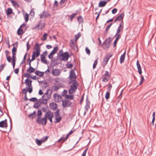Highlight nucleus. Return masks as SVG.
Wrapping results in <instances>:
<instances>
[{"label": "nucleus", "mask_w": 156, "mask_h": 156, "mask_svg": "<svg viewBox=\"0 0 156 156\" xmlns=\"http://www.w3.org/2000/svg\"><path fill=\"white\" fill-rule=\"evenodd\" d=\"M34 48L36 50V51H34L33 52L32 58L30 59L32 61L34 60L37 57L40 55V46L39 43H36L35 44Z\"/></svg>", "instance_id": "obj_1"}, {"label": "nucleus", "mask_w": 156, "mask_h": 156, "mask_svg": "<svg viewBox=\"0 0 156 156\" xmlns=\"http://www.w3.org/2000/svg\"><path fill=\"white\" fill-rule=\"evenodd\" d=\"M71 82H73V83L70 86V88L69 91V94H72L75 92L79 85L78 83L76 80H73L71 81Z\"/></svg>", "instance_id": "obj_2"}, {"label": "nucleus", "mask_w": 156, "mask_h": 156, "mask_svg": "<svg viewBox=\"0 0 156 156\" xmlns=\"http://www.w3.org/2000/svg\"><path fill=\"white\" fill-rule=\"evenodd\" d=\"M36 121L37 124L45 126L46 124L47 120L44 116L43 118H41V117L37 118Z\"/></svg>", "instance_id": "obj_3"}, {"label": "nucleus", "mask_w": 156, "mask_h": 156, "mask_svg": "<svg viewBox=\"0 0 156 156\" xmlns=\"http://www.w3.org/2000/svg\"><path fill=\"white\" fill-rule=\"evenodd\" d=\"M112 40L111 38L109 37L107 38L105 41L103 42L102 47L104 49L108 48L109 47Z\"/></svg>", "instance_id": "obj_4"}, {"label": "nucleus", "mask_w": 156, "mask_h": 156, "mask_svg": "<svg viewBox=\"0 0 156 156\" xmlns=\"http://www.w3.org/2000/svg\"><path fill=\"white\" fill-rule=\"evenodd\" d=\"M51 94L49 95V96H47L46 98H43L42 99H41V98L39 99L37 102V104H39L40 105H41V104L46 105L47 103V100L51 97Z\"/></svg>", "instance_id": "obj_5"}, {"label": "nucleus", "mask_w": 156, "mask_h": 156, "mask_svg": "<svg viewBox=\"0 0 156 156\" xmlns=\"http://www.w3.org/2000/svg\"><path fill=\"white\" fill-rule=\"evenodd\" d=\"M70 56L69 53L67 52L62 53L59 55V59L61 60L67 61L69 58Z\"/></svg>", "instance_id": "obj_6"}, {"label": "nucleus", "mask_w": 156, "mask_h": 156, "mask_svg": "<svg viewBox=\"0 0 156 156\" xmlns=\"http://www.w3.org/2000/svg\"><path fill=\"white\" fill-rule=\"evenodd\" d=\"M72 104V102L67 99H64L62 101V105L63 107H69Z\"/></svg>", "instance_id": "obj_7"}, {"label": "nucleus", "mask_w": 156, "mask_h": 156, "mask_svg": "<svg viewBox=\"0 0 156 156\" xmlns=\"http://www.w3.org/2000/svg\"><path fill=\"white\" fill-rule=\"evenodd\" d=\"M54 116L53 112H51L50 110H48V111L45 113L44 115V117L46 118L47 120L48 118H53Z\"/></svg>", "instance_id": "obj_8"}, {"label": "nucleus", "mask_w": 156, "mask_h": 156, "mask_svg": "<svg viewBox=\"0 0 156 156\" xmlns=\"http://www.w3.org/2000/svg\"><path fill=\"white\" fill-rule=\"evenodd\" d=\"M33 91L32 88L30 87H26V88L23 89L22 90V93L24 94V96H27V93L28 91L29 93H31Z\"/></svg>", "instance_id": "obj_9"}, {"label": "nucleus", "mask_w": 156, "mask_h": 156, "mask_svg": "<svg viewBox=\"0 0 156 156\" xmlns=\"http://www.w3.org/2000/svg\"><path fill=\"white\" fill-rule=\"evenodd\" d=\"M50 15V13L47 11H44L40 15V18H45L48 17Z\"/></svg>", "instance_id": "obj_10"}, {"label": "nucleus", "mask_w": 156, "mask_h": 156, "mask_svg": "<svg viewBox=\"0 0 156 156\" xmlns=\"http://www.w3.org/2000/svg\"><path fill=\"white\" fill-rule=\"evenodd\" d=\"M123 24L124 23L123 20L121 21L120 23L119 24V26L117 29L116 33L115 36V37H116L117 35L119 34V33H120L121 30L122 29H123L124 27Z\"/></svg>", "instance_id": "obj_11"}, {"label": "nucleus", "mask_w": 156, "mask_h": 156, "mask_svg": "<svg viewBox=\"0 0 156 156\" xmlns=\"http://www.w3.org/2000/svg\"><path fill=\"white\" fill-rule=\"evenodd\" d=\"M8 127L7 120L6 119L0 122V127L6 129Z\"/></svg>", "instance_id": "obj_12"}, {"label": "nucleus", "mask_w": 156, "mask_h": 156, "mask_svg": "<svg viewBox=\"0 0 156 156\" xmlns=\"http://www.w3.org/2000/svg\"><path fill=\"white\" fill-rule=\"evenodd\" d=\"M112 56L110 53L106 54L103 60V63H107L109 58Z\"/></svg>", "instance_id": "obj_13"}, {"label": "nucleus", "mask_w": 156, "mask_h": 156, "mask_svg": "<svg viewBox=\"0 0 156 156\" xmlns=\"http://www.w3.org/2000/svg\"><path fill=\"white\" fill-rule=\"evenodd\" d=\"M50 109L53 111H55L58 108V105L56 103L52 102L49 104Z\"/></svg>", "instance_id": "obj_14"}, {"label": "nucleus", "mask_w": 156, "mask_h": 156, "mask_svg": "<svg viewBox=\"0 0 156 156\" xmlns=\"http://www.w3.org/2000/svg\"><path fill=\"white\" fill-rule=\"evenodd\" d=\"M124 16V13H121L117 17H116L115 20L114 22H115L116 21H122L123 20V19Z\"/></svg>", "instance_id": "obj_15"}, {"label": "nucleus", "mask_w": 156, "mask_h": 156, "mask_svg": "<svg viewBox=\"0 0 156 156\" xmlns=\"http://www.w3.org/2000/svg\"><path fill=\"white\" fill-rule=\"evenodd\" d=\"M24 26H25V24L24 23L22 24L18 30L17 33L18 35H21L24 33L23 30L21 28V27H23Z\"/></svg>", "instance_id": "obj_16"}, {"label": "nucleus", "mask_w": 156, "mask_h": 156, "mask_svg": "<svg viewBox=\"0 0 156 156\" xmlns=\"http://www.w3.org/2000/svg\"><path fill=\"white\" fill-rule=\"evenodd\" d=\"M69 77L70 80H72L73 79H75L76 78V76L74 71L73 69L71 70L70 72V75Z\"/></svg>", "instance_id": "obj_17"}, {"label": "nucleus", "mask_w": 156, "mask_h": 156, "mask_svg": "<svg viewBox=\"0 0 156 156\" xmlns=\"http://www.w3.org/2000/svg\"><path fill=\"white\" fill-rule=\"evenodd\" d=\"M52 75L55 76H58L60 73V71L59 69H53L51 71Z\"/></svg>", "instance_id": "obj_18"}, {"label": "nucleus", "mask_w": 156, "mask_h": 156, "mask_svg": "<svg viewBox=\"0 0 156 156\" xmlns=\"http://www.w3.org/2000/svg\"><path fill=\"white\" fill-rule=\"evenodd\" d=\"M90 102L88 100V97L87 96L86 99V104L85 106V109L86 111H87L89 108H90Z\"/></svg>", "instance_id": "obj_19"}, {"label": "nucleus", "mask_w": 156, "mask_h": 156, "mask_svg": "<svg viewBox=\"0 0 156 156\" xmlns=\"http://www.w3.org/2000/svg\"><path fill=\"white\" fill-rule=\"evenodd\" d=\"M32 80H30L28 78H27L25 80L24 83H25L26 86L28 87H30L32 88Z\"/></svg>", "instance_id": "obj_20"}, {"label": "nucleus", "mask_w": 156, "mask_h": 156, "mask_svg": "<svg viewBox=\"0 0 156 156\" xmlns=\"http://www.w3.org/2000/svg\"><path fill=\"white\" fill-rule=\"evenodd\" d=\"M136 64L138 70V72L139 74L140 75L142 73V71L141 68L138 60H137Z\"/></svg>", "instance_id": "obj_21"}, {"label": "nucleus", "mask_w": 156, "mask_h": 156, "mask_svg": "<svg viewBox=\"0 0 156 156\" xmlns=\"http://www.w3.org/2000/svg\"><path fill=\"white\" fill-rule=\"evenodd\" d=\"M35 73L38 76L42 77L44 75V72L36 70L35 72Z\"/></svg>", "instance_id": "obj_22"}, {"label": "nucleus", "mask_w": 156, "mask_h": 156, "mask_svg": "<svg viewBox=\"0 0 156 156\" xmlns=\"http://www.w3.org/2000/svg\"><path fill=\"white\" fill-rule=\"evenodd\" d=\"M126 51H125L124 53L122 54L120 58V62L121 63H122V62H124V61L125 58V55L126 54Z\"/></svg>", "instance_id": "obj_23"}, {"label": "nucleus", "mask_w": 156, "mask_h": 156, "mask_svg": "<svg viewBox=\"0 0 156 156\" xmlns=\"http://www.w3.org/2000/svg\"><path fill=\"white\" fill-rule=\"evenodd\" d=\"M35 71V69L34 68L31 66H30L29 68L27 69V72L30 73L34 72Z\"/></svg>", "instance_id": "obj_24"}, {"label": "nucleus", "mask_w": 156, "mask_h": 156, "mask_svg": "<svg viewBox=\"0 0 156 156\" xmlns=\"http://www.w3.org/2000/svg\"><path fill=\"white\" fill-rule=\"evenodd\" d=\"M45 55H41V61L44 63L47 64L48 62L45 59Z\"/></svg>", "instance_id": "obj_25"}, {"label": "nucleus", "mask_w": 156, "mask_h": 156, "mask_svg": "<svg viewBox=\"0 0 156 156\" xmlns=\"http://www.w3.org/2000/svg\"><path fill=\"white\" fill-rule=\"evenodd\" d=\"M36 112L35 111H34L33 112L31 113L28 115V117L29 118H32V119L36 117Z\"/></svg>", "instance_id": "obj_26"}, {"label": "nucleus", "mask_w": 156, "mask_h": 156, "mask_svg": "<svg viewBox=\"0 0 156 156\" xmlns=\"http://www.w3.org/2000/svg\"><path fill=\"white\" fill-rule=\"evenodd\" d=\"M107 3V1H101L99 3V7H102L105 6Z\"/></svg>", "instance_id": "obj_27"}, {"label": "nucleus", "mask_w": 156, "mask_h": 156, "mask_svg": "<svg viewBox=\"0 0 156 156\" xmlns=\"http://www.w3.org/2000/svg\"><path fill=\"white\" fill-rule=\"evenodd\" d=\"M38 82L39 83H40V82H43V83L42 84V88L43 89H45L48 86L47 82L46 81H38Z\"/></svg>", "instance_id": "obj_28"}, {"label": "nucleus", "mask_w": 156, "mask_h": 156, "mask_svg": "<svg viewBox=\"0 0 156 156\" xmlns=\"http://www.w3.org/2000/svg\"><path fill=\"white\" fill-rule=\"evenodd\" d=\"M10 1L13 6H17L18 7H20V5L18 2H15L13 0H10Z\"/></svg>", "instance_id": "obj_29"}, {"label": "nucleus", "mask_w": 156, "mask_h": 156, "mask_svg": "<svg viewBox=\"0 0 156 156\" xmlns=\"http://www.w3.org/2000/svg\"><path fill=\"white\" fill-rule=\"evenodd\" d=\"M57 97V98H58L57 99H58L59 98H62V97L60 95H59L57 93H55L54 94V95H53V98L55 99V101H59V100H56L55 99H56V98Z\"/></svg>", "instance_id": "obj_30"}, {"label": "nucleus", "mask_w": 156, "mask_h": 156, "mask_svg": "<svg viewBox=\"0 0 156 156\" xmlns=\"http://www.w3.org/2000/svg\"><path fill=\"white\" fill-rule=\"evenodd\" d=\"M110 78L105 76L104 75L102 76V81L104 82H106L108 81L110 79Z\"/></svg>", "instance_id": "obj_31"}, {"label": "nucleus", "mask_w": 156, "mask_h": 156, "mask_svg": "<svg viewBox=\"0 0 156 156\" xmlns=\"http://www.w3.org/2000/svg\"><path fill=\"white\" fill-rule=\"evenodd\" d=\"M117 36V37H116V39H115L114 42V47H115L117 41L121 37L120 34H118Z\"/></svg>", "instance_id": "obj_32"}, {"label": "nucleus", "mask_w": 156, "mask_h": 156, "mask_svg": "<svg viewBox=\"0 0 156 156\" xmlns=\"http://www.w3.org/2000/svg\"><path fill=\"white\" fill-rule=\"evenodd\" d=\"M112 24V23H110V24H109V25H108L106 27V29H105V30L104 32V34L105 35H106L107 34V33H108V31L109 30V28H110V27H111V25Z\"/></svg>", "instance_id": "obj_33"}, {"label": "nucleus", "mask_w": 156, "mask_h": 156, "mask_svg": "<svg viewBox=\"0 0 156 156\" xmlns=\"http://www.w3.org/2000/svg\"><path fill=\"white\" fill-rule=\"evenodd\" d=\"M12 13V10L11 8H9L7 9L6 12V14L7 16L11 14Z\"/></svg>", "instance_id": "obj_34"}, {"label": "nucleus", "mask_w": 156, "mask_h": 156, "mask_svg": "<svg viewBox=\"0 0 156 156\" xmlns=\"http://www.w3.org/2000/svg\"><path fill=\"white\" fill-rule=\"evenodd\" d=\"M60 110L59 109H57V110L55 112V117H58L60 116Z\"/></svg>", "instance_id": "obj_35"}, {"label": "nucleus", "mask_w": 156, "mask_h": 156, "mask_svg": "<svg viewBox=\"0 0 156 156\" xmlns=\"http://www.w3.org/2000/svg\"><path fill=\"white\" fill-rule=\"evenodd\" d=\"M43 142H43V140L42 139L41 140H39L38 139H37L36 140V143L38 146L41 145Z\"/></svg>", "instance_id": "obj_36"}, {"label": "nucleus", "mask_w": 156, "mask_h": 156, "mask_svg": "<svg viewBox=\"0 0 156 156\" xmlns=\"http://www.w3.org/2000/svg\"><path fill=\"white\" fill-rule=\"evenodd\" d=\"M40 27L37 28L38 30H42V29L44 28L45 27V24L44 23H42L40 22Z\"/></svg>", "instance_id": "obj_37"}, {"label": "nucleus", "mask_w": 156, "mask_h": 156, "mask_svg": "<svg viewBox=\"0 0 156 156\" xmlns=\"http://www.w3.org/2000/svg\"><path fill=\"white\" fill-rule=\"evenodd\" d=\"M77 20L79 23H82L83 21V18L81 16L77 17Z\"/></svg>", "instance_id": "obj_38"}, {"label": "nucleus", "mask_w": 156, "mask_h": 156, "mask_svg": "<svg viewBox=\"0 0 156 156\" xmlns=\"http://www.w3.org/2000/svg\"><path fill=\"white\" fill-rule=\"evenodd\" d=\"M56 121L55 123H58L60 122L62 119V117L61 116H59L58 117H55Z\"/></svg>", "instance_id": "obj_39"}, {"label": "nucleus", "mask_w": 156, "mask_h": 156, "mask_svg": "<svg viewBox=\"0 0 156 156\" xmlns=\"http://www.w3.org/2000/svg\"><path fill=\"white\" fill-rule=\"evenodd\" d=\"M65 98L67 99H69L71 100H73L74 98V97L73 95H66L65 96Z\"/></svg>", "instance_id": "obj_40"}, {"label": "nucleus", "mask_w": 156, "mask_h": 156, "mask_svg": "<svg viewBox=\"0 0 156 156\" xmlns=\"http://www.w3.org/2000/svg\"><path fill=\"white\" fill-rule=\"evenodd\" d=\"M77 14V13L72 14L71 15L69 16V19H70L71 21L72 20L73 18L76 16Z\"/></svg>", "instance_id": "obj_41"}, {"label": "nucleus", "mask_w": 156, "mask_h": 156, "mask_svg": "<svg viewBox=\"0 0 156 156\" xmlns=\"http://www.w3.org/2000/svg\"><path fill=\"white\" fill-rule=\"evenodd\" d=\"M58 50V47L56 46L54 48L53 50L51 51V53L54 54L56 53Z\"/></svg>", "instance_id": "obj_42"}, {"label": "nucleus", "mask_w": 156, "mask_h": 156, "mask_svg": "<svg viewBox=\"0 0 156 156\" xmlns=\"http://www.w3.org/2000/svg\"><path fill=\"white\" fill-rule=\"evenodd\" d=\"M110 91H108L106 92L105 97L106 100L108 99L110 97Z\"/></svg>", "instance_id": "obj_43"}, {"label": "nucleus", "mask_w": 156, "mask_h": 156, "mask_svg": "<svg viewBox=\"0 0 156 156\" xmlns=\"http://www.w3.org/2000/svg\"><path fill=\"white\" fill-rule=\"evenodd\" d=\"M37 112V118H38L41 117L42 115V113L41 110H38Z\"/></svg>", "instance_id": "obj_44"}, {"label": "nucleus", "mask_w": 156, "mask_h": 156, "mask_svg": "<svg viewBox=\"0 0 156 156\" xmlns=\"http://www.w3.org/2000/svg\"><path fill=\"white\" fill-rule=\"evenodd\" d=\"M81 36L80 32L78 33L77 34L75 35V41H76Z\"/></svg>", "instance_id": "obj_45"}, {"label": "nucleus", "mask_w": 156, "mask_h": 156, "mask_svg": "<svg viewBox=\"0 0 156 156\" xmlns=\"http://www.w3.org/2000/svg\"><path fill=\"white\" fill-rule=\"evenodd\" d=\"M6 65V63L1 64L0 66V72H1L3 69L4 68Z\"/></svg>", "instance_id": "obj_46"}, {"label": "nucleus", "mask_w": 156, "mask_h": 156, "mask_svg": "<svg viewBox=\"0 0 156 156\" xmlns=\"http://www.w3.org/2000/svg\"><path fill=\"white\" fill-rule=\"evenodd\" d=\"M103 75L110 78L111 77L110 74L108 72V71H105V73Z\"/></svg>", "instance_id": "obj_47"}, {"label": "nucleus", "mask_w": 156, "mask_h": 156, "mask_svg": "<svg viewBox=\"0 0 156 156\" xmlns=\"http://www.w3.org/2000/svg\"><path fill=\"white\" fill-rule=\"evenodd\" d=\"M97 63H98V58H97L96 60H95L94 61V63L93 65V69H95L96 67Z\"/></svg>", "instance_id": "obj_48"}, {"label": "nucleus", "mask_w": 156, "mask_h": 156, "mask_svg": "<svg viewBox=\"0 0 156 156\" xmlns=\"http://www.w3.org/2000/svg\"><path fill=\"white\" fill-rule=\"evenodd\" d=\"M29 100L30 101L33 102L37 101V99L35 97L30 98L29 99Z\"/></svg>", "instance_id": "obj_49"}, {"label": "nucleus", "mask_w": 156, "mask_h": 156, "mask_svg": "<svg viewBox=\"0 0 156 156\" xmlns=\"http://www.w3.org/2000/svg\"><path fill=\"white\" fill-rule=\"evenodd\" d=\"M66 66L67 68L69 69H71L73 66V65L72 64H66Z\"/></svg>", "instance_id": "obj_50"}, {"label": "nucleus", "mask_w": 156, "mask_h": 156, "mask_svg": "<svg viewBox=\"0 0 156 156\" xmlns=\"http://www.w3.org/2000/svg\"><path fill=\"white\" fill-rule=\"evenodd\" d=\"M50 89H48L47 90L46 93L44 94L42 96V98H45V97L47 98V96H48L47 95L48 94V91L50 90Z\"/></svg>", "instance_id": "obj_51"}, {"label": "nucleus", "mask_w": 156, "mask_h": 156, "mask_svg": "<svg viewBox=\"0 0 156 156\" xmlns=\"http://www.w3.org/2000/svg\"><path fill=\"white\" fill-rule=\"evenodd\" d=\"M48 35V34L46 33H45L43 35V38L42 39V41H44L46 40L47 39V37Z\"/></svg>", "instance_id": "obj_52"}, {"label": "nucleus", "mask_w": 156, "mask_h": 156, "mask_svg": "<svg viewBox=\"0 0 156 156\" xmlns=\"http://www.w3.org/2000/svg\"><path fill=\"white\" fill-rule=\"evenodd\" d=\"M23 76L25 77H27L28 78H30V73H25L23 75Z\"/></svg>", "instance_id": "obj_53"}, {"label": "nucleus", "mask_w": 156, "mask_h": 156, "mask_svg": "<svg viewBox=\"0 0 156 156\" xmlns=\"http://www.w3.org/2000/svg\"><path fill=\"white\" fill-rule=\"evenodd\" d=\"M25 21L26 22H27L29 20V16L28 15L27 13L26 14V15L24 16Z\"/></svg>", "instance_id": "obj_54"}, {"label": "nucleus", "mask_w": 156, "mask_h": 156, "mask_svg": "<svg viewBox=\"0 0 156 156\" xmlns=\"http://www.w3.org/2000/svg\"><path fill=\"white\" fill-rule=\"evenodd\" d=\"M4 87L6 88L7 89V87H8V88H9V81L6 82H5V84H4Z\"/></svg>", "instance_id": "obj_55"}, {"label": "nucleus", "mask_w": 156, "mask_h": 156, "mask_svg": "<svg viewBox=\"0 0 156 156\" xmlns=\"http://www.w3.org/2000/svg\"><path fill=\"white\" fill-rule=\"evenodd\" d=\"M67 93V90H64L62 93V96H64L66 95Z\"/></svg>", "instance_id": "obj_56"}, {"label": "nucleus", "mask_w": 156, "mask_h": 156, "mask_svg": "<svg viewBox=\"0 0 156 156\" xmlns=\"http://www.w3.org/2000/svg\"><path fill=\"white\" fill-rule=\"evenodd\" d=\"M6 59H7V61L9 62H11V60H12V58H11V57L10 56H6Z\"/></svg>", "instance_id": "obj_57"}, {"label": "nucleus", "mask_w": 156, "mask_h": 156, "mask_svg": "<svg viewBox=\"0 0 156 156\" xmlns=\"http://www.w3.org/2000/svg\"><path fill=\"white\" fill-rule=\"evenodd\" d=\"M108 90L109 91H111V89L112 87V84L109 83L108 86Z\"/></svg>", "instance_id": "obj_58"}, {"label": "nucleus", "mask_w": 156, "mask_h": 156, "mask_svg": "<svg viewBox=\"0 0 156 156\" xmlns=\"http://www.w3.org/2000/svg\"><path fill=\"white\" fill-rule=\"evenodd\" d=\"M27 61L28 62V63H27V64H28L29 65V66H31V62L32 61V60H30V58H28V59L27 60Z\"/></svg>", "instance_id": "obj_59"}, {"label": "nucleus", "mask_w": 156, "mask_h": 156, "mask_svg": "<svg viewBox=\"0 0 156 156\" xmlns=\"http://www.w3.org/2000/svg\"><path fill=\"white\" fill-rule=\"evenodd\" d=\"M70 135L69 134V133H68L67 134V135H66V136L65 138L64 137V139L63 140V142H64L66 141V140H67V139L69 138V137Z\"/></svg>", "instance_id": "obj_60"}, {"label": "nucleus", "mask_w": 156, "mask_h": 156, "mask_svg": "<svg viewBox=\"0 0 156 156\" xmlns=\"http://www.w3.org/2000/svg\"><path fill=\"white\" fill-rule=\"evenodd\" d=\"M59 88L56 86H54L52 87V89L53 90L55 91L58 90Z\"/></svg>", "instance_id": "obj_61"}, {"label": "nucleus", "mask_w": 156, "mask_h": 156, "mask_svg": "<svg viewBox=\"0 0 156 156\" xmlns=\"http://www.w3.org/2000/svg\"><path fill=\"white\" fill-rule=\"evenodd\" d=\"M84 94H83L82 95V96L81 99L80 100V105H81L83 103V99H84Z\"/></svg>", "instance_id": "obj_62"}, {"label": "nucleus", "mask_w": 156, "mask_h": 156, "mask_svg": "<svg viewBox=\"0 0 156 156\" xmlns=\"http://www.w3.org/2000/svg\"><path fill=\"white\" fill-rule=\"evenodd\" d=\"M88 149V148H87L84 150V151H83V152L82 154V156H86V153Z\"/></svg>", "instance_id": "obj_63"}, {"label": "nucleus", "mask_w": 156, "mask_h": 156, "mask_svg": "<svg viewBox=\"0 0 156 156\" xmlns=\"http://www.w3.org/2000/svg\"><path fill=\"white\" fill-rule=\"evenodd\" d=\"M54 54H52L51 53L48 55V57L49 59H52L53 58V55Z\"/></svg>", "instance_id": "obj_64"}]
</instances>
